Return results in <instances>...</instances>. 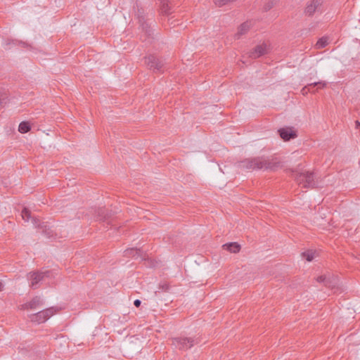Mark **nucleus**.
Segmentation results:
<instances>
[{"label": "nucleus", "mask_w": 360, "mask_h": 360, "mask_svg": "<svg viewBox=\"0 0 360 360\" xmlns=\"http://www.w3.org/2000/svg\"><path fill=\"white\" fill-rule=\"evenodd\" d=\"M278 162H274L269 158L258 157L248 158L240 162L239 167L247 170L253 169H270L274 170L278 167Z\"/></svg>", "instance_id": "obj_1"}, {"label": "nucleus", "mask_w": 360, "mask_h": 360, "mask_svg": "<svg viewBox=\"0 0 360 360\" xmlns=\"http://www.w3.org/2000/svg\"><path fill=\"white\" fill-rule=\"evenodd\" d=\"M200 342L199 338L178 337L172 339V345L180 350H188Z\"/></svg>", "instance_id": "obj_2"}, {"label": "nucleus", "mask_w": 360, "mask_h": 360, "mask_svg": "<svg viewBox=\"0 0 360 360\" xmlns=\"http://www.w3.org/2000/svg\"><path fill=\"white\" fill-rule=\"evenodd\" d=\"M297 183L304 188H314L318 186V181L315 180L314 173L301 172L297 173L295 176Z\"/></svg>", "instance_id": "obj_3"}, {"label": "nucleus", "mask_w": 360, "mask_h": 360, "mask_svg": "<svg viewBox=\"0 0 360 360\" xmlns=\"http://www.w3.org/2000/svg\"><path fill=\"white\" fill-rule=\"evenodd\" d=\"M21 217L25 221H28L29 219H32V222L36 228L41 229L42 233L44 235H49L51 231L47 229V225L44 222H41L39 218L32 215L31 211L28 208L24 207L22 209L21 212Z\"/></svg>", "instance_id": "obj_4"}, {"label": "nucleus", "mask_w": 360, "mask_h": 360, "mask_svg": "<svg viewBox=\"0 0 360 360\" xmlns=\"http://www.w3.org/2000/svg\"><path fill=\"white\" fill-rule=\"evenodd\" d=\"M50 271H33L29 273L27 278L30 281V286L34 289L38 288V284L40 281H43L45 277H49Z\"/></svg>", "instance_id": "obj_5"}, {"label": "nucleus", "mask_w": 360, "mask_h": 360, "mask_svg": "<svg viewBox=\"0 0 360 360\" xmlns=\"http://www.w3.org/2000/svg\"><path fill=\"white\" fill-rule=\"evenodd\" d=\"M54 312L53 307L48 308L36 314H32L30 316V319L32 322H37L38 323H44L53 316Z\"/></svg>", "instance_id": "obj_6"}, {"label": "nucleus", "mask_w": 360, "mask_h": 360, "mask_svg": "<svg viewBox=\"0 0 360 360\" xmlns=\"http://www.w3.org/2000/svg\"><path fill=\"white\" fill-rule=\"evenodd\" d=\"M270 48L266 43L257 45L252 51L248 53L250 58L256 59L267 54L269 52Z\"/></svg>", "instance_id": "obj_7"}, {"label": "nucleus", "mask_w": 360, "mask_h": 360, "mask_svg": "<svg viewBox=\"0 0 360 360\" xmlns=\"http://www.w3.org/2000/svg\"><path fill=\"white\" fill-rule=\"evenodd\" d=\"M145 63L150 70L154 72H161L163 67V63L153 55H150L145 58Z\"/></svg>", "instance_id": "obj_8"}, {"label": "nucleus", "mask_w": 360, "mask_h": 360, "mask_svg": "<svg viewBox=\"0 0 360 360\" xmlns=\"http://www.w3.org/2000/svg\"><path fill=\"white\" fill-rule=\"evenodd\" d=\"M322 4L323 0H312L307 4L305 8L304 12L306 15L309 16L312 15L316 11H319Z\"/></svg>", "instance_id": "obj_9"}, {"label": "nucleus", "mask_w": 360, "mask_h": 360, "mask_svg": "<svg viewBox=\"0 0 360 360\" xmlns=\"http://www.w3.org/2000/svg\"><path fill=\"white\" fill-rule=\"evenodd\" d=\"M278 133L280 136L284 141H290L292 139H294L297 136L295 131H294L292 128H282L278 130Z\"/></svg>", "instance_id": "obj_10"}, {"label": "nucleus", "mask_w": 360, "mask_h": 360, "mask_svg": "<svg viewBox=\"0 0 360 360\" xmlns=\"http://www.w3.org/2000/svg\"><path fill=\"white\" fill-rule=\"evenodd\" d=\"M317 281L319 283H323L324 285L328 288H331V289H334L335 285L337 284V278H328L326 275L320 276L317 278Z\"/></svg>", "instance_id": "obj_11"}, {"label": "nucleus", "mask_w": 360, "mask_h": 360, "mask_svg": "<svg viewBox=\"0 0 360 360\" xmlns=\"http://www.w3.org/2000/svg\"><path fill=\"white\" fill-rule=\"evenodd\" d=\"M139 22L142 30L145 32L146 35L149 37L152 34V29L150 25L147 22L143 15L138 14Z\"/></svg>", "instance_id": "obj_12"}, {"label": "nucleus", "mask_w": 360, "mask_h": 360, "mask_svg": "<svg viewBox=\"0 0 360 360\" xmlns=\"http://www.w3.org/2000/svg\"><path fill=\"white\" fill-rule=\"evenodd\" d=\"M316 86H317L320 89L324 88L326 86V83L325 82L321 81L309 84L307 86L303 87L301 90V92L303 95L307 94L309 91L314 93L315 91L312 90V89Z\"/></svg>", "instance_id": "obj_13"}, {"label": "nucleus", "mask_w": 360, "mask_h": 360, "mask_svg": "<svg viewBox=\"0 0 360 360\" xmlns=\"http://www.w3.org/2000/svg\"><path fill=\"white\" fill-rule=\"evenodd\" d=\"M42 305H43L42 299L39 296H36V297H33L30 302H29L28 303H26L25 304V308L30 309H36L37 308L41 307Z\"/></svg>", "instance_id": "obj_14"}, {"label": "nucleus", "mask_w": 360, "mask_h": 360, "mask_svg": "<svg viewBox=\"0 0 360 360\" xmlns=\"http://www.w3.org/2000/svg\"><path fill=\"white\" fill-rule=\"evenodd\" d=\"M222 248L224 250L233 253H237L240 250V245L236 242L226 243L222 245Z\"/></svg>", "instance_id": "obj_15"}, {"label": "nucleus", "mask_w": 360, "mask_h": 360, "mask_svg": "<svg viewBox=\"0 0 360 360\" xmlns=\"http://www.w3.org/2000/svg\"><path fill=\"white\" fill-rule=\"evenodd\" d=\"M250 27V22H245L243 23L238 28L237 33L236 34V37L239 39L241 36L246 34Z\"/></svg>", "instance_id": "obj_16"}, {"label": "nucleus", "mask_w": 360, "mask_h": 360, "mask_svg": "<svg viewBox=\"0 0 360 360\" xmlns=\"http://www.w3.org/2000/svg\"><path fill=\"white\" fill-rule=\"evenodd\" d=\"M160 11L161 13L164 15H169L171 13L170 9L171 7L169 4H171L169 0H160Z\"/></svg>", "instance_id": "obj_17"}, {"label": "nucleus", "mask_w": 360, "mask_h": 360, "mask_svg": "<svg viewBox=\"0 0 360 360\" xmlns=\"http://www.w3.org/2000/svg\"><path fill=\"white\" fill-rule=\"evenodd\" d=\"M124 256L131 257H141V250L137 248L127 249L124 252Z\"/></svg>", "instance_id": "obj_18"}, {"label": "nucleus", "mask_w": 360, "mask_h": 360, "mask_svg": "<svg viewBox=\"0 0 360 360\" xmlns=\"http://www.w3.org/2000/svg\"><path fill=\"white\" fill-rule=\"evenodd\" d=\"M8 101V94L7 91L0 87V109L4 107Z\"/></svg>", "instance_id": "obj_19"}, {"label": "nucleus", "mask_w": 360, "mask_h": 360, "mask_svg": "<svg viewBox=\"0 0 360 360\" xmlns=\"http://www.w3.org/2000/svg\"><path fill=\"white\" fill-rule=\"evenodd\" d=\"M30 124L27 122H22L21 123H20L18 127V131L22 134L28 132L30 130Z\"/></svg>", "instance_id": "obj_20"}, {"label": "nucleus", "mask_w": 360, "mask_h": 360, "mask_svg": "<svg viewBox=\"0 0 360 360\" xmlns=\"http://www.w3.org/2000/svg\"><path fill=\"white\" fill-rule=\"evenodd\" d=\"M328 38L327 37H321L316 42L315 46L317 49H323L328 45Z\"/></svg>", "instance_id": "obj_21"}, {"label": "nucleus", "mask_w": 360, "mask_h": 360, "mask_svg": "<svg viewBox=\"0 0 360 360\" xmlns=\"http://www.w3.org/2000/svg\"><path fill=\"white\" fill-rule=\"evenodd\" d=\"M302 255L308 262L312 261L314 258V252L311 250L304 252Z\"/></svg>", "instance_id": "obj_22"}, {"label": "nucleus", "mask_w": 360, "mask_h": 360, "mask_svg": "<svg viewBox=\"0 0 360 360\" xmlns=\"http://www.w3.org/2000/svg\"><path fill=\"white\" fill-rule=\"evenodd\" d=\"M276 0H270L264 6V10L265 11H267L269 10H270L273 6L275 4Z\"/></svg>", "instance_id": "obj_23"}, {"label": "nucleus", "mask_w": 360, "mask_h": 360, "mask_svg": "<svg viewBox=\"0 0 360 360\" xmlns=\"http://www.w3.org/2000/svg\"><path fill=\"white\" fill-rule=\"evenodd\" d=\"M159 289L162 290V291L166 292V291L169 290V286L168 284L165 283V284H162V285H160Z\"/></svg>", "instance_id": "obj_24"}, {"label": "nucleus", "mask_w": 360, "mask_h": 360, "mask_svg": "<svg viewBox=\"0 0 360 360\" xmlns=\"http://www.w3.org/2000/svg\"><path fill=\"white\" fill-rule=\"evenodd\" d=\"M141 304V301L140 300H135L134 302V304L135 307H139Z\"/></svg>", "instance_id": "obj_25"}, {"label": "nucleus", "mask_w": 360, "mask_h": 360, "mask_svg": "<svg viewBox=\"0 0 360 360\" xmlns=\"http://www.w3.org/2000/svg\"><path fill=\"white\" fill-rule=\"evenodd\" d=\"M355 127L356 129H360V122L358 120L355 122Z\"/></svg>", "instance_id": "obj_26"}, {"label": "nucleus", "mask_w": 360, "mask_h": 360, "mask_svg": "<svg viewBox=\"0 0 360 360\" xmlns=\"http://www.w3.org/2000/svg\"><path fill=\"white\" fill-rule=\"evenodd\" d=\"M4 285L2 282L0 281V292L4 290Z\"/></svg>", "instance_id": "obj_27"}]
</instances>
